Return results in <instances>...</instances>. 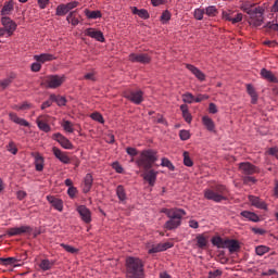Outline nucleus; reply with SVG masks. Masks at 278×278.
<instances>
[{
    "mask_svg": "<svg viewBox=\"0 0 278 278\" xmlns=\"http://www.w3.org/2000/svg\"><path fill=\"white\" fill-rule=\"evenodd\" d=\"M126 273L128 278H144V263L138 257H127Z\"/></svg>",
    "mask_w": 278,
    "mask_h": 278,
    "instance_id": "1",
    "label": "nucleus"
},
{
    "mask_svg": "<svg viewBox=\"0 0 278 278\" xmlns=\"http://www.w3.org/2000/svg\"><path fill=\"white\" fill-rule=\"evenodd\" d=\"M228 195L229 190H227V187L224 185H216L204 190V198L207 199V201H214V203L227 201Z\"/></svg>",
    "mask_w": 278,
    "mask_h": 278,
    "instance_id": "2",
    "label": "nucleus"
},
{
    "mask_svg": "<svg viewBox=\"0 0 278 278\" xmlns=\"http://www.w3.org/2000/svg\"><path fill=\"white\" fill-rule=\"evenodd\" d=\"M157 161V152L155 150L142 151L139 159L137 160V165L143 170H151L153 164Z\"/></svg>",
    "mask_w": 278,
    "mask_h": 278,
    "instance_id": "3",
    "label": "nucleus"
},
{
    "mask_svg": "<svg viewBox=\"0 0 278 278\" xmlns=\"http://www.w3.org/2000/svg\"><path fill=\"white\" fill-rule=\"evenodd\" d=\"M157 161V152L155 150L142 151L139 159L137 160V165L143 170H151L153 164Z\"/></svg>",
    "mask_w": 278,
    "mask_h": 278,
    "instance_id": "4",
    "label": "nucleus"
},
{
    "mask_svg": "<svg viewBox=\"0 0 278 278\" xmlns=\"http://www.w3.org/2000/svg\"><path fill=\"white\" fill-rule=\"evenodd\" d=\"M244 12L250 16L249 23L252 27H262L264 23V9L262 7L247 8Z\"/></svg>",
    "mask_w": 278,
    "mask_h": 278,
    "instance_id": "5",
    "label": "nucleus"
},
{
    "mask_svg": "<svg viewBox=\"0 0 278 278\" xmlns=\"http://www.w3.org/2000/svg\"><path fill=\"white\" fill-rule=\"evenodd\" d=\"M64 81H66L65 76L49 75L43 79L42 86H46V88L55 89V88H60V86H62Z\"/></svg>",
    "mask_w": 278,
    "mask_h": 278,
    "instance_id": "6",
    "label": "nucleus"
},
{
    "mask_svg": "<svg viewBox=\"0 0 278 278\" xmlns=\"http://www.w3.org/2000/svg\"><path fill=\"white\" fill-rule=\"evenodd\" d=\"M176 213L178 214V217H168L169 220L165 223V229H168V231L177 229V227L181 225V218L186 216V211L182 208L176 211Z\"/></svg>",
    "mask_w": 278,
    "mask_h": 278,
    "instance_id": "7",
    "label": "nucleus"
},
{
    "mask_svg": "<svg viewBox=\"0 0 278 278\" xmlns=\"http://www.w3.org/2000/svg\"><path fill=\"white\" fill-rule=\"evenodd\" d=\"M125 99L135 103V105H140L144 101V93L141 90L137 91H127L124 93Z\"/></svg>",
    "mask_w": 278,
    "mask_h": 278,
    "instance_id": "8",
    "label": "nucleus"
},
{
    "mask_svg": "<svg viewBox=\"0 0 278 278\" xmlns=\"http://www.w3.org/2000/svg\"><path fill=\"white\" fill-rule=\"evenodd\" d=\"M128 60L138 64H151V55L147 53H130Z\"/></svg>",
    "mask_w": 278,
    "mask_h": 278,
    "instance_id": "9",
    "label": "nucleus"
},
{
    "mask_svg": "<svg viewBox=\"0 0 278 278\" xmlns=\"http://www.w3.org/2000/svg\"><path fill=\"white\" fill-rule=\"evenodd\" d=\"M31 231H34L31 226L13 227L7 230V236L12 238L14 236H23V233H31Z\"/></svg>",
    "mask_w": 278,
    "mask_h": 278,
    "instance_id": "10",
    "label": "nucleus"
},
{
    "mask_svg": "<svg viewBox=\"0 0 278 278\" xmlns=\"http://www.w3.org/2000/svg\"><path fill=\"white\" fill-rule=\"evenodd\" d=\"M239 170L242 173V175H255L260 173V167L249 163V162H243L239 164Z\"/></svg>",
    "mask_w": 278,
    "mask_h": 278,
    "instance_id": "11",
    "label": "nucleus"
},
{
    "mask_svg": "<svg viewBox=\"0 0 278 278\" xmlns=\"http://www.w3.org/2000/svg\"><path fill=\"white\" fill-rule=\"evenodd\" d=\"M1 24L5 28L8 36H12V34L16 31L17 25H16V22L12 21V18L8 16H3L1 18Z\"/></svg>",
    "mask_w": 278,
    "mask_h": 278,
    "instance_id": "12",
    "label": "nucleus"
},
{
    "mask_svg": "<svg viewBox=\"0 0 278 278\" xmlns=\"http://www.w3.org/2000/svg\"><path fill=\"white\" fill-rule=\"evenodd\" d=\"M36 123L40 131H45V134H49V131H51V126H49L48 115L38 116Z\"/></svg>",
    "mask_w": 278,
    "mask_h": 278,
    "instance_id": "13",
    "label": "nucleus"
},
{
    "mask_svg": "<svg viewBox=\"0 0 278 278\" xmlns=\"http://www.w3.org/2000/svg\"><path fill=\"white\" fill-rule=\"evenodd\" d=\"M77 212L84 223L88 224L92 222V213L90 212V208L86 207V205H79L77 207Z\"/></svg>",
    "mask_w": 278,
    "mask_h": 278,
    "instance_id": "14",
    "label": "nucleus"
},
{
    "mask_svg": "<svg viewBox=\"0 0 278 278\" xmlns=\"http://www.w3.org/2000/svg\"><path fill=\"white\" fill-rule=\"evenodd\" d=\"M85 36H89V38H93L98 42H105V37L101 30H97L94 28H87L85 30Z\"/></svg>",
    "mask_w": 278,
    "mask_h": 278,
    "instance_id": "15",
    "label": "nucleus"
},
{
    "mask_svg": "<svg viewBox=\"0 0 278 278\" xmlns=\"http://www.w3.org/2000/svg\"><path fill=\"white\" fill-rule=\"evenodd\" d=\"M146 172L142 174L144 181H148L149 186H155V181H157V172L154 169H144Z\"/></svg>",
    "mask_w": 278,
    "mask_h": 278,
    "instance_id": "16",
    "label": "nucleus"
},
{
    "mask_svg": "<svg viewBox=\"0 0 278 278\" xmlns=\"http://www.w3.org/2000/svg\"><path fill=\"white\" fill-rule=\"evenodd\" d=\"M53 140H56V142H59V144H61L63 149H73V143L71 142V140H68V138L64 137L60 132L53 135Z\"/></svg>",
    "mask_w": 278,
    "mask_h": 278,
    "instance_id": "17",
    "label": "nucleus"
},
{
    "mask_svg": "<svg viewBox=\"0 0 278 278\" xmlns=\"http://www.w3.org/2000/svg\"><path fill=\"white\" fill-rule=\"evenodd\" d=\"M52 153L56 157V160H60L62 162V164H71V157H68L66 152H62V150H60L59 148L53 147Z\"/></svg>",
    "mask_w": 278,
    "mask_h": 278,
    "instance_id": "18",
    "label": "nucleus"
},
{
    "mask_svg": "<svg viewBox=\"0 0 278 278\" xmlns=\"http://www.w3.org/2000/svg\"><path fill=\"white\" fill-rule=\"evenodd\" d=\"M249 201L251 205H253L254 207H257V210H268L266 202L262 201V199L255 195H249Z\"/></svg>",
    "mask_w": 278,
    "mask_h": 278,
    "instance_id": "19",
    "label": "nucleus"
},
{
    "mask_svg": "<svg viewBox=\"0 0 278 278\" xmlns=\"http://www.w3.org/2000/svg\"><path fill=\"white\" fill-rule=\"evenodd\" d=\"M186 68H188V71H190V73H192V75H194V77H197V79H199V81H205V74L203 72H201V70H199V67H197L192 64H187Z\"/></svg>",
    "mask_w": 278,
    "mask_h": 278,
    "instance_id": "20",
    "label": "nucleus"
},
{
    "mask_svg": "<svg viewBox=\"0 0 278 278\" xmlns=\"http://www.w3.org/2000/svg\"><path fill=\"white\" fill-rule=\"evenodd\" d=\"M225 249H228L230 253H236L237 251H240V243L238 240L226 239Z\"/></svg>",
    "mask_w": 278,
    "mask_h": 278,
    "instance_id": "21",
    "label": "nucleus"
},
{
    "mask_svg": "<svg viewBox=\"0 0 278 278\" xmlns=\"http://www.w3.org/2000/svg\"><path fill=\"white\" fill-rule=\"evenodd\" d=\"M47 201L52 205V207H54V210H58L59 212H62V210L64 208V203L62 202V200L53 195H48Z\"/></svg>",
    "mask_w": 278,
    "mask_h": 278,
    "instance_id": "22",
    "label": "nucleus"
},
{
    "mask_svg": "<svg viewBox=\"0 0 278 278\" xmlns=\"http://www.w3.org/2000/svg\"><path fill=\"white\" fill-rule=\"evenodd\" d=\"M9 118L16 125H21V127H29V122H27L25 118L18 117L16 113H10Z\"/></svg>",
    "mask_w": 278,
    "mask_h": 278,
    "instance_id": "23",
    "label": "nucleus"
},
{
    "mask_svg": "<svg viewBox=\"0 0 278 278\" xmlns=\"http://www.w3.org/2000/svg\"><path fill=\"white\" fill-rule=\"evenodd\" d=\"M261 77L267 81H270L271 84H278V79L275 77L274 73L266 68L261 70Z\"/></svg>",
    "mask_w": 278,
    "mask_h": 278,
    "instance_id": "24",
    "label": "nucleus"
},
{
    "mask_svg": "<svg viewBox=\"0 0 278 278\" xmlns=\"http://www.w3.org/2000/svg\"><path fill=\"white\" fill-rule=\"evenodd\" d=\"M94 181V178H92V174H87L84 179V187L83 191L85 194H88V192L92 189V184Z\"/></svg>",
    "mask_w": 278,
    "mask_h": 278,
    "instance_id": "25",
    "label": "nucleus"
},
{
    "mask_svg": "<svg viewBox=\"0 0 278 278\" xmlns=\"http://www.w3.org/2000/svg\"><path fill=\"white\" fill-rule=\"evenodd\" d=\"M167 249H173V243L165 242V243H159L156 247H153L149 250V253H160L162 251H167Z\"/></svg>",
    "mask_w": 278,
    "mask_h": 278,
    "instance_id": "26",
    "label": "nucleus"
},
{
    "mask_svg": "<svg viewBox=\"0 0 278 278\" xmlns=\"http://www.w3.org/2000/svg\"><path fill=\"white\" fill-rule=\"evenodd\" d=\"M34 60H36V62H39L40 64H45V62H51L55 60V56H53V54L42 53L34 55Z\"/></svg>",
    "mask_w": 278,
    "mask_h": 278,
    "instance_id": "27",
    "label": "nucleus"
},
{
    "mask_svg": "<svg viewBox=\"0 0 278 278\" xmlns=\"http://www.w3.org/2000/svg\"><path fill=\"white\" fill-rule=\"evenodd\" d=\"M53 266H55V261H53V260L43 258L39 263V268H41V270H43V273L47 270H51V268H53Z\"/></svg>",
    "mask_w": 278,
    "mask_h": 278,
    "instance_id": "28",
    "label": "nucleus"
},
{
    "mask_svg": "<svg viewBox=\"0 0 278 278\" xmlns=\"http://www.w3.org/2000/svg\"><path fill=\"white\" fill-rule=\"evenodd\" d=\"M14 12V1H7L1 10V16H9Z\"/></svg>",
    "mask_w": 278,
    "mask_h": 278,
    "instance_id": "29",
    "label": "nucleus"
},
{
    "mask_svg": "<svg viewBox=\"0 0 278 278\" xmlns=\"http://www.w3.org/2000/svg\"><path fill=\"white\" fill-rule=\"evenodd\" d=\"M247 92L251 97V103L255 105L258 99L257 91H255V87H253V85H247Z\"/></svg>",
    "mask_w": 278,
    "mask_h": 278,
    "instance_id": "30",
    "label": "nucleus"
},
{
    "mask_svg": "<svg viewBox=\"0 0 278 278\" xmlns=\"http://www.w3.org/2000/svg\"><path fill=\"white\" fill-rule=\"evenodd\" d=\"M241 216L248 220H251L252 223H260V216L253 212L243 211L241 212Z\"/></svg>",
    "mask_w": 278,
    "mask_h": 278,
    "instance_id": "31",
    "label": "nucleus"
},
{
    "mask_svg": "<svg viewBox=\"0 0 278 278\" xmlns=\"http://www.w3.org/2000/svg\"><path fill=\"white\" fill-rule=\"evenodd\" d=\"M180 111L182 113V118H185L186 123H192V115L190 114V111L188 110V104H181Z\"/></svg>",
    "mask_w": 278,
    "mask_h": 278,
    "instance_id": "32",
    "label": "nucleus"
},
{
    "mask_svg": "<svg viewBox=\"0 0 278 278\" xmlns=\"http://www.w3.org/2000/svg\"><path fill=\"white\" fill-rule=\"evenodd\" d=\"M35 168L39 173L45 169V159L40 154L35 155Z\"/></svg>",
    "mask_w": 278,
    "mask_h": 278,
    "instance_id": "33",
    "label": "nucleus"
},
{
    "mask_svg": "<svg viewBox=\"0 0 278 278\" xmlns=\"http://www.w3.org/2000/svg\"><path fill=\"white\" fill-rule=\"evenodd\" d=\"M16 262H21V258L18 257H0V264H2V266H14V264H16Z\"/></svg>",
    "mask_w": 278,
    "mask_h": 278,
    "instance_id": "34",
    "label": "nucleus"
},
{
    "mask_svg": "<svg viewBox=\"0 0 278 278\" xmlns=\"http://www.w3.org/2000/svg\"><path fill=\"white\" fill-rule=\"evenodd\" d=\"M202 123L208 131H214V129H216V126L214 125V121L210 118V116H203Z\"/></svg>",
    "mask_w": 278,
    "mask_h": 278,
    "instance_id": "35",
    "label": "nucleus"
},
{
    "mask_svg": "<svg viewBox=\"0 0 278 278\" xmlns=\"http://www.w3.org/2000/svg\"><path fill=\"white\" fill-rule=\"evenodd\" d=\"M198 249H206L207 248V239L204 235H198L195 237Z\"/></svg>",
    "mask_w": 278,
    "mask_h": 278,
    "instance_id": "36",
    "label": "nucleus"
},
{
    "mask_svg": "<svg viewBox=\"0 0 278 278\" xmlns=\"http://www.w3.org/2000/svg\"><path fill=\"white\" fill-rule=\"evenodd\" d=\"M50 101L56 103L59 106L66 105V98L62 96L50 94Z\"/></svg>",
    "mask_w": 278,
    "mask_h": 278,
    "instance_id": "37",
    "label": "nucleus"
},
{
    "mask_svg": "<svg viewBox=\"0 0 278 278\" xmlns=\"http://www.w3.org/2000/svg\"><path fill=\"white\" fill-rule=\"evenodd\" d=\"M180 208H163L161 212L166 214L167 218H177L179 215L177 214Z\"/></svg>",
    "mask_w": 278,
    "mask_h": 278,
    "instance_id": "38",
    "label": "nucleus"
},
{
    "mask_svg": "<svg viewBox=\"0 0 278 278\" xmlns=\"http://www.w3.org/2000/svg\"><path fill=\"white\" fill-rule=\"evenodd\" d=\"M227 242V240H224L220 237H213L212 238V244H214V247H217V249H225V243Z\"/></svg>",
    "mask_w": 278,
    "mask_h": 278,
    "instance_id": "39",
    "label": "nucleus"
},
{
    "mask_svg": "<svg viewBox=\"0 0 278 278\" xmlns=\"http://www.w3.org/2000/svg\"><path fill=\"white\" fill-rule=\"evenodd\" d=\"M116 194H117L119 201H125L127 199V194L125 193V187H123V185L117 186Z\"/></svg>",
    "mask_w": 278,
    "mask_h": 278,
    "instance_id": "40",
    "label": "nucleus"
},
{
    "mask_svg": "<svg viewBox=\"0 0 278 278\" xmlns=\"http://www.w3.org/2000/svg\"><path fill=\"white\" fill-rule=\"evenodd\" d=\"M85 14H86L87 18H92V20L101 18V16H102L101 11L86 10Z\"/></svg>",
    "mask_w": 278,
    "mask_h": 278,
    "instance_id": "41",
    "label": "nucleus"
},
{
    "mask_svg": "<svg viewBox=\"0 0 278 278\" xmlns=\"http://www.w3.org/2000/svg\"><path fill=\"white\" fill-rule=\"evenodd\" d=\"M204 14H206V16H211V17L217 16L218 15V9H216L215 5L207 7L204 10Z\"/></svg>",
    "mask_w": 278,
    "mask_h": 278,
    "instance_id": "42",
    "label": "nucleus"
},
{
    "mask_svg": "<svg viewBox=\"0 0 278 278\" xmlns=\"http://www.w3.org/2000/svg\"><path fill=\"white\" fill-rule=\"evenodd\" d=\"M14 78H15V76L11 75L10 77L0 80V86H1L2 90H5V88H8L10 86V84H12L14 81Z\"/></svg>",
    "mask_w": 278,
    "mask_h": 278,
    "instance_id": "43",
    "label": "nucleus"
},
{
    "mask_svg": "<svg viewBox=\"0 0 278 278\" xmlns=\"http://www.w3.org/2000/svg\"><path fill=\"white\" fill-rule=\"evenodd\" d=\"M270 251V248L266 247V245H257L255 248V253L256 255H266V253H268Z\"/></svg>",
    "mask_w": 278,
    "mask_h": 278,
    "instance_id": "44",
    "label": "nucleus"
},
{
    "mask_svg": "<svg viewBox=\"0 0 278 278\" xmlns=\"http://www.w3.org/2000/svg\"><path fill=\"white\" fill-rule=\"evenodd\" d=\"M65 14H68V9L66 8V4H60L56 7V16H65Z\"/></svg>",
    "mask_w": 278,
    "mask_h": 278,
    "instance_id": "45",
    "label": "nucleus"
},
{
    "mask_svg": "<svg viewBox=\"0 0 278 278\" xmlns=\"http://www.w3.org/2000/svg\"><path fill=\"white\" fill-rule=\"evenodd\" d=\"M62 249H64L67 253H72L73 255L79 253V250L77 248H74L72 245H68L66 243H61Z\"/></svg>",
    "mask_w": 278,
    "mask_h": 278,
    "instance_id": "46",
    "label": "nucleus"
},
{
    "mask_svg": "<svg viewBox=\"0 0 278 278\" xmlns=\"http://www.w3.org/2000/svg\"><path fill=\"white\" fill-rule=\"evenodd\" d=\"M74 14H75V12H71L66 17V21L75 27V26L79 25V20L77 17L73 16Z\"/></svg>",
    "mask_w": 278,
    "mask_h": 278,
    "instance_id": "47",
    "label": "nucleus"
},
{
    "mask_svg": "<svg viewBox=\"0 0 278 278\" xmlns=\"http://www.w3.org/2000/svg\"><path fill=\"white\" fill-rule=\"evenodd\" d=\"M182 101H184V103L192 104V103H194V96L190 92L184 93Z\"/></svg>",
    "mask_w": 278,
    "mask_h": 278,
    "instance_id": "48",
    "label": "nucleus"
},
{
    "mask_svg": "<svg viewBox=\"0 0 278 278\" xmlns=\"http://www.w3.org/2000/svg\"><path fill=\"white\" fill-rule=\"evenodd\" d=\"M161 166H164L165 168H168L169 170H175V165L170 162V160L163 157Z\"/></svg>",
    "mask_w": 278,
    "mask_h": 278,
    "instance_id": "49",
    "label": "nucleus"
},
{
    "mask_svg": "<svg viewBox=\"0 0 278 278\" xmlns=\"http://www.w3.org/2000/svg\"><path fill=\"white\" fill-rule=\"evenodd\" d=\"M184 164L185 166H194V162H192V159H190V153L184 152Z\"/></svg>",
    "mask_w": 278,
    "mask_h": 278,
    "instance_id": "50",
    "label": "nucleus"
},
{
    "mask_svg": "<svg viewBox=\"0 0 278 278\" xmlns=\"http://www.w3.org/2000/svg\"><path fill=\"white\" fill-rule=\"evenodd\" d=\"M63 129H65L68 134H73V131H75V129L73 128V123L68 122V121H64L62 124Z\"/></svg>",
    "mask_w": 278,
    "mask_h": 278,
    "instance_id": "51",
    "label": "nucleus"
},
{
    "mask_svg": "<svg viewBox=\"0 0 278 278\" xmlns=\"http://www.w3.org/2000/svg\"><path fill=\"white\" fill-rule=\"evenodd\" d=\"M204 14H205V10H203V9H195L193 16H194V18L197 21H203V15Z\"/></svg>",
    "mask_w": 278,
    "mask_h": 278,
    "instance_id": "52",
    "label": "nucleus"
},
{
    "mask_svg": "<svg viewBox=\"0 0 278 278\" xmlns=\"http://www.w3.org/2000/svg\"><path fill=\"white\" fill-rule=\"evenodd\" d=\"M92 121H97V123H101V125H103V123H105V119H103V115H101L100 113H92L91 115Z\"/></svg>",
    "mask_w": 278,
    "mask_h": 278,
    "instance_id": "53",
    "label": "nucleus"
},
{
    "mask_svg": "<svg viewBox=\"0 0 278 278\" xmlns=\"http://www.w3.org/2000/svg\"><path fill=\"white\" fill-rule=\"evenodd\" d=\"M8 151L10 153H12L13 155H16V153H18V149L16 148V144H14L13 141H11L8 147H7Z\"/></svg>",
    "mask_w": 278,
    "mask_h": 278,
    "instance_id": "54",
    "label": "nucleus"
},
{
    "mask_svg": "<svg viewBox=\"0 0 278 278\" xmlns=\"http://www.w3.org/2000/svg\"><path fill=\"white\" fill-rule=\"evenodd\" d=\"M33 73H39L40 68H42V64L40 62H35L30 66Z\"/></svg>",
    "mask_w": 278,
    "mask_h": 278,
    "instance_id": "55",
    "label": "nucleus"
},
{
    "mask_svg": "<svg viewBox=\"0 0 278 278\" xmlns=\"http://www.w3.org/2000/svg\"><path fill=\"white\" fill-rule=\"evenodd\" d=\"M179 136L180 140H190V131L188 130H180Z\"/></svg>",
    "mask_w": 278,
    "mask_h": 278,
    "instance_id": "56",
    "label": "nucleus"
},
{
    "mask_svg": "<svg viewBox=\"0 0 278 278\" xmlns=\"http://www.w3.org/2000/svg\"><path fill=\"white\" fill-rule=\"evenodd\" d=\"M77 5H79V2L73 1V2H68L67 4H65V8H67V12H71V10H75V8H77Z\"/></svg>",
    "mask_w": 278,
    "mask_h": 278,
    "instance_id": "57",
    "label": "nucleus"
},
{
    "mask_svg": "<svg viewBox=\"0 0 278 278\" xmlns=\"http://www.w3.org/2000/svg\"><path fill=\"white\" fill-rule=\"evenodd\" d=\"M15 110H31V103L23 102L20 106H16Z\"/></svg>",
    "mask_w": 278,
    "mask_h": 278,
    "instance_id": "58",
    "label": "nucleus"
},
{
    "mask_svg": "<svg viewBox=\"0 0 278 278\" xmlns=\"http://www.w3.org/2000/svg\"><path fill=\"white\" fill-rule=\"evenodd\" d=\"M161 21L168 23L170 21V12L164 11L161 15Z\"/></svg>",
    "mask_w": 278,
    "mask_h": 278,
    "instance_id": "59",
    "label": "nucleus"
},
{
    "mask_svg": "<svg viewBox=\"0 0 278 278\" xmlns=\"http://www.w3.org/2000/svg\"><path fill=\"white\" fill-rule=\"evenodd\" d=\"M138 17L139 18H144V20L149 18V11H147L144 9L139 10Z\"/></svg>",
    "mask_w": 278,
    "mask_h": 278,
    "instance_id": "60",
    "label": "nucleus"
},
{
    "mask_svg": "<svg viewBox=\"0 0 278 278\" xmlns=\"http://www.w3.org/2000/svg\"><path fill=\"white\" fill-rule=\"evenodd\" d=\"M126 152L131 157H136V155H138V150H136V148H126Z\"/></svg>",
    "mask_w": 278,
    "mask_h": 278,
    "instance_id": "61",
    "label": "nucleus"
},
{
    "mask_svg": "<svg viewBox=\"0 0 278 278\" xmlns=\"http://www.w3.org/2000/svg\"><path fill=\"white\" fill-rule=\"evenodd\" d=\"M232 17H233V13H231V12H223V18L225 20V21H230V23H232Z\"/></svg>",
    "mask_w": 278,
    "mask_h": 278,
    "instance_id": "62",
    "label": "nucleus"
},
{
    "mask_svg": "<svg viewBox=\"0 0 278 278\" xmlns=\"http://www.w3.org/2000/svg\"><path fill=\"white\" fill-rule=\"evenodd\" d=\"M67 194H68V197H71V199H74L75 194H77V188L70 187L67 190Z\"/></svg>",
    "mask_w": 278,
    "mask_h": 278,
    "instance_id": "63",
    "label": "nucleus"
},
{
    "mask_svg": "<svg viewBox=\"0 0 278 278\" xmlns=\"http://www.w3.org/2000/svg\"><path fill=\"white\" fill-rule=\"evenodd\" d=\"M113 168H114V170H116V173H123V166H121L119 164H118V162H115V163H113Z\"/></svg>",
    "mask_w": 278,
    "mask_h": 278,
    "instance_id": "64",
    "label": "nucleus"
}]
</instances>
